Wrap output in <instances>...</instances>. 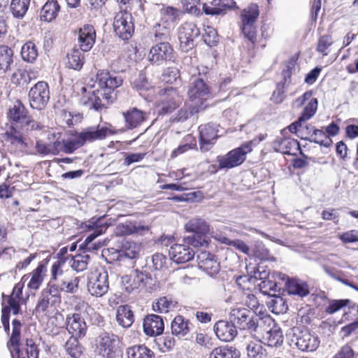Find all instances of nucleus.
<instances>
[{"mask_svg": "<svg viewBox=\"0 0 358 358\" xmlns=\"http://www.w3.org/2000/svg\"><path fill=\"white\" fill-rule=\"evenodd\" d=\"M24 282L20 280L16 283L10 295L7 296L8 306L1 310V321L8 338L6 348L11 358H39L40 343L36 336L23 331L24 324L17 318L11 322L10 327V313L17 315L21 313V304L26 303L23 297Z\"/></svg>", "mask_w": 358, "mask_h": 358, "instance_id": "obj_1", "label": "nucleus"}, {"mask_svg": "<svg viewBox=\"0 0 358 358\" xmlns=\"http://www.w3.org/2000/svg\"><path fill=\"white\" fill-rule=\"evenodd\" d=\"M123 79L120 76L113 75L108 71L101 70L96 73L94 84L91 88L94 96L91 97L93 108L96 111L106 110V106L112 103L111 92L122 85Z\"/></svg>", "mask_w": 358, "mask_h": 358, "instance_id": "obj_2", "label": "nucleus"}, {"mask_svg": "<svg viewBox=\"0 0 358 358\" xmlns=\"http://www.w3.org/2000/svg\"><path fill=\"white\" fill-rule=\"evenodd\" d=\"M45 126L35 120H29L23 124H10L3 134V138L10 145L20 150H27L34 145L29 135L36 131H42Z\"/></svg>", "mask_w": 358, "mask_h": 358, "instance_id": "obj_3", "label": "nucleus"}, {"mask_svg": "<svg viewBox=\"0 0 358 358\" xmlns=\"http://www.w3.org/2000/svg\"><path fill=\"white\" fill-rule=\"evenodd\" d=\"M229 320L236 328L255 332L257 329L261 330L262 326L270 322V316L259 317L250 310L243 307L232 308L229 313Z\"/></svg>", "mask_w": 358, "mask_h": 358, "instance_id": "obj_4", "label": "nucleus"}, {"mask_svg": "<svg viewBox=\"0 0 358 358\" xmlns=\"http://www.w3.org/2000/svg\"><path fill=\"white\" fill-rule=\"evenodd\" d=\"M118 336L112 333L103 331L94 338V352L102 358H122Z\"/></svg>", "mask_w": 358, "mask_h": 358, "instance_id": "obj_5", "label": "nucleus"}, {"mask_svg": "<svg viewBox=\"0 0 358 358\" xmlns=\"http://www.w3.org/2000/svg\"><path fill=\"white\" fill-rule=\"evenodd\" d=\"M61 300L59 287L56 283L48 282L40 293L34 310L36 313L47 315L56 309Z\"/></svg>", "mask_w": 358, "mask_h": 358, "instance_id": "obj_6", "label": "nucleus"}, {"mask_svg": "<svg viewBox=\"0 0 358 358\" xmlns=\"http://www.w3.org/2000/svg\"><path fill=\"white\" fill-rule=\"evenodd\" d=\"M255 140L247 141L240 147L234 148L223 156L217 157L220 169H230L242 164L246 159L247 154L252 150L257 145Z\"/></svg>", "mask_w": 358, "mask_h": 358, "instance_id": "obj_7", "label": "nucleus"}, {"mask_svg": "<svg viewBox=\"0 0 358 358\" xmlns=\"http://www.w3.org/2000/svg\"><path fill=\"white\" fill-rule=\"evenodd\" d=\"M78 45L80 50L73 49L68 53L67 67L74 70H80L84 64V56L82 52L90 50V25L85 24L80 28L78 38Z\"/></svg>", "mask_w": 358, "mask_h": 358, "instance_id": "obj_8", "label": "nucleus"}, {"mask_svg": "<svg viewBox=\"0 0 358 358\" xmlns=\"http://www.w3.org/2000/svg\"><path fill=\"white\" fill-rule=\"evenodd\" d=\"M259 15L257 4L251 3L245 8L241 13V29L244 36L254 43L257 36L255 23Z\"/></svg>", "mask_w": 358, "mask_h": 358, "instance_id": "obj_9", "label": "nucleus"}, {"mask_svg": "<svg viewBox=\"0 0 358 358\" xmlns=\"http://www.w3.org/2000/svg\"><path fill=\"white\" fill-rule=\"evenodd\" d=\"M50 87L45 81H38L28 92L30 107L41 110L44 109L50 100Z\"/></svg>", "mask_w": 358, "mask_h": 358, "instance_id": "obj_10", "label": "nucleus"}, {"mask_svg": "<svg viewBox=\"0 0 358 358\" xmlns=\"http://www.w3.org/2000/svg\"><path fill=\"white\" fill-rule=\"evenodd\" d=\"M182 101V98L178 90L173 87H167L161 90L160 100L157 105L159 115L172 113Z\"/></svg>", "mask_w": 358, "mask_h": 358, "instance_id": "obj_11", "label": "nucleus"}, {"mask_svg": "<svg viewBox=\"0 0 358 358\" xmlns=\"http://www.w3.org/2000/svg\"><path fill=\"white\" fill-rule=\"evenodd\" d=\"M113 27L115 34L122 40H128L131 37L134 31V25L132 16L127 10V8L121 9L115 14Z\"/></svg>", "mask_w": 358, "mask_h": 358, "instance_id": "obj_12", "label": "nucleus"}, {"mask_svg": "<svg viewBox=\"0 0 358 358\" xmlns=\"http://www.w3.org/2000/svg\"><path fill=\"white\" fill-rule=\"evenodd\" d=\"M51 256H48L45 259L41 261L37 266L30 273L24 274L21 278L27 283V289L31 292L38 291L43 285L47 275V266Z\"/></svg>", "mask_w": 358, "mask_h": 358, "instance_id": "obj_13", "label": "nucleus"}, {"mask_svg": "<svg viewBox=\"0 0 358 358\" xmlns=\"http://www.w3.org/2000/svg\"><path fill=\"white\" fill-rule=\"evenodd\" d=\"M270 320V322H266L262 326L261 330L257 329L255 333L258 334L268 346L277 348L283 342L282 332L271 317Z\"/></svg>", "mask_w": 358, "mask_h": 358, "instance_id": "obj_14", "label": "nucleus"}, {"mask_svg": "<svg viewBox=\"0 0 358 358\" xmlns=\"http://www.w3.org/2000/svg\"><path fill=\"white\" fill-rule=\"evenodd\" d=\"M200 35V31L193 22H185L178 28L180 48L187 52L194 47V40Z\"/></svg>", "mask_w": 358, "mask_h": 358, "instance_id": "obj_15", "label": "nucleus"}, {"mask_svg": "<svg viewBox=\"0 0 358 358\" xmlns=\"http://www.w3.org/2000/svg\"><path fill=\"white\" fill-rule=\"evenodd\" d=\"M175 52L168 42H160L152 46L148 54V60L156 65H162L166 62L173 61Z\"/></svg>", "mask_w": 358, "mask_h": 358, "instance_id": "obj_16", "label": "nucleus"}, {"mask_svg": "<svg viewBox=\"0 0 358 358\" xmlns=\"http://www.w3.org/2000/svg\"><path fill=\"white\" fill-rule=\"evenodd\" d=\"M151 280L150 273L138 269L132 271L131 274L122 277V283L127 292L141 289L145 287Z\"/></svg>", "mask_w": 358, "mask_h": 358, "instance_id": "obj_17", "label": "nucleus"}, {"mask_svg": "<svg viewBox=\"0 0 358 358\" xmlns=\"http://www.w3.org/2000/svg\"><path fill=\"white\" fill-rule=\"evenodd\" d=\"M188 96L194 105H202L203 101L212 96V92L201 78H194L189 84Z\"/></svg>", "mask_w": 358, "mask_h": 358, "instance_id": "obj_18", "label": "nucleus"}, {"mask_svg": "<svg viewBox=\"0 0 358 358\" xmlns=\"http://www.w3.org/2000/svg\"><path fill=\"white\" fill-rule=\"evenodd\" d=\"M292 341L301 351H315L320 345L318 337L308 331H300L294 333Z\"/></svg>", "mask_w": 358, "mask_h": 358, "instance_id": "obj_19", "label": "nucleus"}, {"mask_svg": "<svg viewBox=\"0 0 358 358\" xmlns=\"http://www.w3.org/2000/svg\"><path fill=\"white\" fill-rule=\"evenodd\" d=\"M7 118L10 124H23L29 120H34L29 115L28 109L20 99H17L13 106L9 108L7 113Z\"/></svg>", "mask_w": 358, "mask_h": 358, "instance_id": "obj_20", "label": "nucleus"}, {"mask_svg": "<svg viewBox=\"0 0 358 358\" xmlns=\"http://www.w3.org/2000/svg\"><path fill=\"white\" fill-rule=\"evenodd\" d=\"M218 125L215 123H209L201 125L199 127L201 150L208 151L210 146L215 143L217 138Z\"/></svg>", "mask_w": 358, "mask_h": 358, "instance_id": "obj_21", "label": "nucleus"}, {"mask_svg": "<svg viewBox=\"0 0 358 358\" xmlns=\"http://www.w3.org/2000/svg\"><path fill=\"white\" fill-rule=\"evenodd\" d=\"M198 266L209 275L217 274L220 271V263L215 256L207 251H201L196 255Z\"/></svg>", "mask_w": 358, "mask_h": 358, "instance_id": "obj_22", "label": "nucleus"}, {"mask_svg": "<svg viewBox=\"0 0 358 358\" xmlns=\"http://www.w3.org/2000/svg\"><path fill=\"white\" fill-rule=\"evenodd\" d=\"M143 331L149 336H156L163 333L164 323L161 316L150 314L148 315L143 320Z\"/></svg>", "mask_w": 358, "mask_h": 358, "instance_id": "obj_23", "label": "nucleus"}, {"mask_svg": "<svg viewBox=\"0 0 358 358\" xmlns=\"http://www.w3.org/2000/svg\"><path fill=\"white\" fill-rule=\"evenodd\" d=\"M66 329L74 337H84L87 333V326L78 313H74L66 318Z\"/></svg>", "mask_w": 358, "mask_h": 358, "instance_id": "obj_24", "label": "nucleus"}, {"mask_svg": "<svg viewBox=\"0 0 358 358\" xmlns=\"http://www.w3.org/2000/svg\"><path fill=\"white\" fill-rule=\"evenodd\" d=\"M170 258L177 264L185 263L193 259L195 252L187 244H174L169 250Z\"/></svg>", "mask_w": 358, "mask_h": 358, "instance_id": "obj_25", "label": "nucleus"}, {"mask_svg": "<svg viewBox=\"0 0 358 358\" xmlns=\"http://www.w3.org/2000/svg\"><path fill=\"white\" fill-rule=\"evenodd\" d=\"M217 337L222 341L230 342L237 335V328L231 321L220 320L214 325Z\"/></svg>", "mask_w": 358, "mask_h": 358, "instance_id": "obj_26", "label": "nucleus"}, {"mask_svg": "<svg viewBox=\"0 0 358 358\" xmlns=\"http://www.w3.org/2000/svg\"><path fill=\"white\" fill-rule=\"evenodd\" d=\"M89 138L90 129H86L85 131L79 134L76 131V134H73V138L63 141V147L61 150L65 153H72L81 147Z\"/></svg>", "mask_w": 358, "mask_h": 358, "instance_id": "obj_27", "label": "nucleus"}, {"mask_svg": "<svg viewBox=\"0 0 358 358\" xmlns=\"http://www.w3.org/2000/svg\"><path fill=\"white\" fill-rule=\"evenodd\" d=\"M276 151L282 154L294 155L300 149L299 142L291 138H278L273 143Z\"/></svg>", "mask_w": 358, "mask_h": 358, "instance_id": "obj_28", "label": "nucleus"}, {"mask_svg": "<svg viewBox=\"0 0 358 358\" xmlns=\"http://www.w3.org/2000/svg\"><path fill=\"white\" fill-rule=\"evenodd\" d=\"M60 10L58 0H47L41 8L40 18L42 21L50 22L57 17Z\"/></svg>", "mask_w": 358, "mask_h": 358, "instance_id": "obj_29", "label": "nucleus"}, {"mask_svg": "<svg viewBox=\"0 0 358 358\" xmlns=\"http://www.w3.org/2000/svg\"><path fill=\"white\" fill-rule=\"evenodd\" d=\"M159 12V20L169 23L174 24V23L180 20L182 11L173 6H165L163 4L157 5Z\"/></svg>", "mask_w": 358, "mask_h": 358, "instance_id": "obj_30", "label": "nucleus"}, {"mask_svg": "<svg viewBox=\"0 0 358 358\" xmlns=\"http://www.w3.org/2000/svg\"><path fill=\"white\" fill-rule=\"evenodd\" d=\"M127 126L129 129H134L140 125L143 122L146 120V113L133 108L123 113Z\"/></svg>", "mask_w": 358, "mask_h": 358, "instance_id": "obj_31", "label": "nucleus"}, {"mask_svg": "<svg viewBox=\"0 0 358 358\" xmlns=\"http://www.w3.org/2000/svg\"><path fill=\"white\" fill-rule=\"evenodd\" d=\"M116 320L117 323L124 328L131 326L134 322V316L128 305L120 306L117 310Z\"/></svg>", "mask_w": 358, "mask_h": 358, "instance_id": "obj_32", "label": "nucleus"}, {"mask_svg": "<svg viewBox=\"0 0 358 358\" xmlns=\"http://www.w3.org/2000/svg\"><path fill=\"white\" fill-rule=\"evenodd\" d=\"M189 322L182 315L175 317L171 324V333L179 338L186 336L189 332Z\"/></svg>", "mask_w": 358, "mask_h": 358, "instance_id": "obj_33", "label": "nucleus"}, {"mask_svg": "<svg viewBox=\"0 0 358 358\" xmlns=\"http://www.w3.org/2000/svg\"><path fill=\"white\" fill-rule=\"evenodd\" d=\"M148 230V227L137 222H126L119 224L115 229V234L118 236H127L141 231Z\"/></svg>", "mask_w": 358, "mask_h": 358, "instance_id": "obj_34", "label": "nucleus"}, {"mask_svg": "<svg viewBox=\"0 0 358 358\" xmlns=\"http://www.w3.org/2000/svg\"><path fill=\"white\" fill-rule=\"evenodd\" d=\"M247 355L249 358H267L268 352L260 341L254 340L246 345Z\"/></svg>", "mask_w": 358, "mask_h": 358, "instance_id": "obj_35", "label": "nucleus"}, {"mask_svg": "<svg viewBox=\"0 0 358 358\" xmlns=\"http://www.w3.org/2000/svg\"><path fill=\"white\" fill-rule=\"evenodd\" d=\"M185 228L187 231L194 234H206L209 231V226L201 217H194L186 223Z\"/></svg>", "mask_w": 358, "mask_h": 358, "instance_id": "obj_36", "label": "nucleus"}, {"mask_svg": "<svg viewBox=\"0 0 358 358\" xmlns=\"http://www.w3.org/2000/svg\"><path fill=\"white\" fill-rule=\"evenodd\" d=\"M287 290L289 294L298 295L301 297L309 294V287L307 283L296 280H289L286 283Z\"/></svg>", "mask_w": 358, "mask_h": 358, "instance_id": "obj_37", "label": "nucleus"}, {"mask_svg": "<svg viewBox=\"0 0 358 358\" xmlns=\"http://www.w3.org/2000/svg\"><path fill=\"white\" fill-rule=\"evenodd\" d=\"M174 28V24H170L162 20H159L152 28L154 36L156 39L159 41H166L169 39L171 32Z\"/></svg>", "mask_w": 358, "mask_h": 358, "instance_id": "obj_38", "label": "nucleus"}, {"mask_svg": "<svg viewBox=\"0 0 358 358\" xmlns=\"http://www.w3.org/2000/svg\"><path fill=\"white\" fill-rule=\"evenodd\" d=\"M13 62V50L6 45H0V71L3 73L10 69Z\"/></svg>", "mask_w": 358, "mask_h": 358, "instance_id": "obj_39", "label": "nucleus"}, {"mask_svg": "<svg viewBox=\"0 0 358 358\" xmlns=\"http://www.w3.org/2000/svg\"><path fill=\"white\" fill-rule=\"evenodd\" d=\"M78 338L71 336L64 345L66 352L72 358H80L85 350L78 341Z\"/></svg>", "mask_w": 358, "mask_h": 358, "instance_id": "obj_40", "label": "nucleus"}, {"mask_svg": "<svg viewBox=\"0 0 358 358\" xmlns=\"http://www.w3.org/2000/svg\"><path fill=\"white\" fill-rule=\"evenodd\" d=\"M178 306V302L173 300L171 297L163 296L159 298L152 304V309L155 312L166 313L173 310Z\"/></svg>", "mask_w": 358, "mask_h": 358, "instance_id": "obj_41", "label": "nucleus"}, {"mask_svg": "<svg viewBox=\"0 0 358 358\" xmlns=\"http://www.w3.org/2000/svg\"><path fill=\"white\" fill-rule=\"evenodd\" d=\"M240 352L234 347L221 346L215 348L209 358H239Z\"/></svg>", "mask_w": 358, "mask_h": 358, "instance_id": "obj_42", "label": "nucleus"}, {"mask_svg": "<svg viewBox=\"0 0 358 358\" xmlns=\"http://www.w3.org/2000/svg\"><path fill=\"white\" fill-rule=\"evenodd\" d=\"M30 4V0H12L10 9L14 17L22 19L26 15Z\"/></svg>", "mask_w": 358, "mask_h": 358, "instance_id": "obj_43", "label": "nucleus"}, {"mask_svg": "<svg viewBox=\"0 0 358 358\" xmlns=\"http://www.w3.org/2000/svg\"><path fill=\"white\" fill-rule=\"evenodd\" d=\"M301 138L308 140L310 142H314L326 148L329 147L332 143V140L327 136V134L322 130L320 129H314L310 137L302 136Z\"/></svg>", "mask_w": 358, "mask_h": 358, "instance_id": "obj_44", "label": "nucleus"}, {"mask_svg": "<svg viewBox=\"0 0 358 358\" xmlns=\"http://www.w3.org/2000/svg\"><path fill=\"white\" fill-rule=\"evenodd\" d=\"M21 55L23 60L28 62H34L38 55V48L35 43L32 41L26 42L22 47Z\"/></svg>", "mask_w": 358, "mask_h": 358, "instance_id": "obj_45", "label": "nucleus"}, {"mask_svg": "<svg viewBox=\"0 0 358 358\" xmlns=\"http://www.w3.org/2000/svg\"><path fill=\"white\" fill-rule=\"evenodd\" d=\"M128 358H154V353L145 345H134L127 349Z\"/></svg>", "mask_w": 358, "mask_h": 358, "instance_id": "obj_46", "label": "nucleus"}, {"mask_svg": "<svg viewBox=\"0 0 358 358\" xmlns=\"http://www.w3.org/2000/svg\"><path fill=\"white\" fill-rule=\"evenodd\" d=\"M184 243L188 246L194 248H206L208 245V238L206 234H194L188 236L183 239Z\"/></svg>", "mask_w": 358, "mask_h": 358, "instance_id": "obj_47", "label": "nucleus"}, {"mask_svg": "<svg viewBox=\"0 0 358 358\" xmlns=\"http://www.w3.org/2000/svg\"><path fill=\"white\" fill-rule=\"evenodd\" d=\"M317 105L318 101L316 98L310 99L307 105H306L301 115L299 117L300 121L303 122L312 118L317 111Z\"/></svg>", "mask_w": 358, "mask_h": 358, "instance_id": "obj_48", "label": "nucleus"}, {"mask_svg": "<svg viewBox=\"0 0 358 358\" xmlns=\"http://www.w3.org/2000/svg\"><path fill=\"white\" fill-rule=\"evenodd\" d=\"M73 263L71 267L76 271H83L87 268L88 262L90 259V255L88 254L83 255L79 253L76 256L71 257Z\"/></svg>", "mask_w": 358, "mask_h": 358, "instance_id": "obj_49", "label": "nucleus"}, {"mask_svg": "<svg viewBox=\"0 0 358 358\" xmlns=\"http://www.w3.org/2000/svg\"><path fill=\"white\" fill-rule=\"evenodd\" d=\"M141 245L131 241H127L123 245L122 252L124 255L131 259L138 257L141 252Z\"/></svg>", "mask_w": 358, "mask_h": 358, "instance_id": "obj_50", "label": "nucleus"}, {"mask_svg": "<svg viewBox=\"0 0 358 358\" xmlns=\"http://www.w3.org/2000/svg\"><path fill=\"white\" fill-rule=\"evenodd\" d=\"M65 265L62 260H56L52 263L50 269V281L48 282L55 283L59 278L64 273L63 267Z\"/></svg>", "mask_w": 358, "mask_h": 358, "instance_id": "obj_51", "label": "nucleus"}, {"mask_svg": "<svg viewBox=\"0 0 358 358\" xmlns=\"http://www.w3.org/2000/svg\"><path fill=\"white\" fill-rule=\"evenodd\" d=\"M181 3L184 12L195 16L201 14V10L198 7V5L200 4V0H181Z\"/></svg>", "mask_w": 358, "mask_h": 358, "instance_id": "obj_52", "label": "nucleus"}, {"mask_svg": "<svg viewBox=\"0 0 358 358\" xmlns=\"http://www.w3.org/2000/svg\"><path fill=\"white\" fill-rule=\"evenodd\" d=\"M63 120L69 127H73L81 123L83 119V114L76 113L73 114L71 112L64 110L62 113Z\"/></svg>", "mask_w": 358, "mask_h": 358, "instance_id": "obj_53", "label": "nucleus"}, {"mask_svg": "<svg viewBox=\"0 0 358 358\" xmlns=\"http://www.w3.org/2000/svg\"><path fill=\"white\" fill-rule=\"evenodd\" d=\"M334 41L330 35L322 36L318 41L317 50L323 56L329 55V48L333 44Z\"/></svg>", "mask_w": 358, "mask_h": 358, "instance_id": "obj_54", "label": "nucleus"}, {"mask_svg": "<svg viewBox=\"0 0 358 358\" xmlns=\"http://www.w3.org/2000/svg\"><path fill=\"white\" fill-rule=\"evenodd\" d=\"M12 83L17 85H27L30 83L26 69H17L12 75Z\"/></svg>", "mask_w": 358, "mask_h": 358, "instance_id": "obj_55", "label": "nucleus"}, {"mask_svg": "<svg viewBox=\"0 0 358 358\" xmlns=\"http://www.w3.org/2000/svg\"><path fill=\"white\" fill-rule=\"evenodd\" d=\"M196 106H185L181 108L176 117L173 118V122H184L194 113L197 112Z\"/></svg>", "mask_w": 358, "mask_h": 358, "instance_id": "obj_56", "label": "nucleus"}, {"mask_svg": "<svg viewBox=\"0 0 358 358\" xmlns=\"http://www.w3.org/2000/svg\"><path fill=\"white\" fill-rule=\"evenodd\" d=\"M203 38L204 42L209 46H214L218 42V36L216 30L212 27H207L204 29Z\"/></svg>", "mask_w": 358, "mask_h": 358, "instance_id": "obj_57", "label": "nucleus"}, {"mask_svg": "<svg viewBox=\"0 0 358 358\" xmlns=\"http://www.w3.org/2000/svg\"><path fill=\"white\" fill-rule=\"evenodd\" d=\"M350 303V301L349 299L332 300L329 302V304L327 307L325 311L328 314H334L342 308L348 306Z\"/></svg>", "mask_w": 358, "mask_h": 358, "instance_id": "obj_58", "label": "nucleus"}, {"mask_svg": "<svg viewBox=\"0 0 358 358\" xmlns=\"http://www.w3.org/2000/svg\"><path fill=\"white\" fill-rule=\"evenodd\" d=\"M271 303L272 304L273 310L272 312L280 314L285 313L288 306L283 298L280 296H276L271 300Z\"/></svg>", "mask_w": 358, "mask_h": 358, "instance_id": "obj_59", "label": "nucleus"}, {"mask_svg": "<svg viewBox=\"0 0 358 358\" xmlns=\"http://www.w3.org/2000/svg\"><path fill=\"white\" fill-rule=\"evenodd\" d=\"M102 281L105 282V284H108V273L103 268L96 269L91 275V285H101Z\"/></svg>", "mask_w": 358, "mask_h": 358, "instance_id": "obj_60", "label": "nucleus"}, {"mask_svg": "<svg viewBox=\"0 0 358 358\" xmlns=\"http://www.w3.org/2000/svg\"><path fill=\"white\" fill-rule=\"evenodd\" d=\"M106 229V227L105 226H101L99 228H94L92 226H91V250H97L103 245V243L101 242L96 243H93V241L95 239V238L103 234Z\"/></svg>", "mask_w": 358, "mask_h": 358, "instance_id": "obj_61", "label": "nucleus"}, {"mask_svg": "<svg viewBox=\"0 0 358 358\" xmlns=\"http://www.w3.org/2000/svg\"><path fill=\"white\" fill-rule=\"evenodd\" d=\"M79 280L78 278L75 277L69 281L63 280L61 284L60 292L62 291H64L68 293H74L76 292L78 287Z\"/></svg>", "mask_w": 358, "mask_h": 358, "instance_id": "obj_62", "label": "nucleus"}, {"mask_svg": "<svg viewBox=\"0 0 358 358\" xmlns=\"http://www.w3.org/2000/svg\"><path fill=\"white\" fill-rule=\"evenodd\" d=\"M134 86L138 91H147L152 87L145 76L142 73L134 80Z\"/></svg>", "mask_w": 358, "mask_h": 358, "instance_id": "obj_63", "label": "nucleus"}, {"mask_svg": "<svg viewBox=\"0 0 358 358\" xmlns=\"http://www.w3.org/2000/svg\"><path fill=\"white\" fill-rule=\"evenodd\" d=\"M355 352L350 344H346L334 355L332 358H354Z\"/></svg>", "mask_w": 358, "mask_h": 358, "instance_id": "obj_64", "label": "nucleus"}]
</instances>
